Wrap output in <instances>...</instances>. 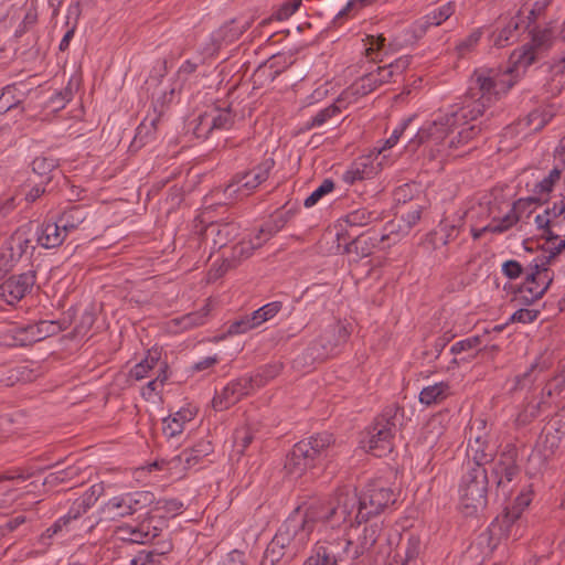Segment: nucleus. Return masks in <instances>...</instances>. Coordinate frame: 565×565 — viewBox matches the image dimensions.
<instances>
[{
    "label": "nucleus",
    "mask_w": 565,
    "mask_h": 565,
    "mask_svg": "<svg viewBox=\"0 0 565 565\" xmlns=\"http://www.w3.org/2000/svg\"><path fill=\"white\" fill-rule=\"evenodd\" d=\"M254 386L248 377H241L227 384L212 401L215 411H224L247 395Z\"/></svg>",
    "instance_id": "17"
},
{
    "label": "nucleus",
    "mask_w": 565,
    "mask_h": 565,
    "mask_svg": "<svg viewBox=\"0 0 565 565\" xmlns=\"http://www.w3.org/2000/svg\"><path fill=\"white\" fill-rule=\"evenodd\" d=\"M541 203H542V198L529 196V198H523V199H519L518 201H515L511 209L516 215H520V220H521L525 212H527L526 217H529L533 211L532 207L534 205L541 204Z\"/></svg>",
    "instance_id": "55"
},
{
    "label": "nucleus",
    "mask_w": 565,
    "mask_h": 565,
    "mask_svg": "<svg viewBox=\"0 0 565 565\" xmlns=\"http://www.w3.org/2000/svg\"><path fill=\"white\" fill-rule=\"evenodd\" d=\"M557 417H561V426L554 433L547 431L544 434L537 444V452L544 460L550 459L559 448L561 437L558 431L565 430V405L562 407L561 413L557 414Z\"/></svg>",
    "instance_id": "27"
},
{
    "label": "nucleus",
    "mask_w": 565,
    "mask_h": 565,
    "mask_svg": "<svg viewBox=\"0 0 565 565\" xmlns=\"http://www.w3.org/2000/svg\"><path fill=\"white\" fill-rule=\"evenodd\" d=\"M160 360V356L157 352L151 353L148 352L146 358L141 360L139 363H137L131 370H130V377H134L137 381H141L145 377H147L148 373L157 366L158 362Z\"/></svg>",
    "instance_id": "46"
},
{
    "label": "nucleus",
    "mask_w": 565,
    "mask_h": 565,
    "mask_svg": "<svg viewBox=\"0 0 565 565\" xmlns=\"http://www.w3.org/2000/svg\"><path fill=\"white\" fill-rule=\"evenodd\" d=\"M163 115V105L160 106V109L154 105L152 111H149L138 126L134 143L147 142L157 131L158 124L161 121Z\"/></svg>",
    "instance_id": "28"
},
{
    "label": "nucleus",
    "mask_w": 565,
    "mask_h": 565,
    "mask_svg": "<svg viewBox=\"0 0 565 565\" xmlns=\"http://www.w3.org/2000/svg\"><path fill=\"white\" fill-rule=\"evenodd\" d=\"M520 509L505 508L503 513L497 516L489 527L479 535L478 544L486 545L492 552L502 540L516 539L519 534Z\"/></svg>",
    "instance_id": "10"
},
{
    "label": "nucleus",
    "mask_w": 565,
    "mask_h": 565,
    "mask_svg": "<svg viewBox=\"0 0 565 565\" xmlns=\"http://www.w3.org/2000/svg\"><path fill=\"white\" fill-rule=\"evenodd\" d=\"M513 86L507 83L502 76L492 68L476 70L470 77L469 88L460 104L452 105L450 110L439 119L420 128L416 134L417 145L428 140L436 143L443 141L446 136L459 129L456 137L449 141L450 148H458L473 139L481 127L471 124L484 114L486 108L499 95L507 93Z\"/></svg>",
    "instance_id": "1"
},
{
    "label": "nucleus",
    "mask_w": 565,
    "mask_h": 565,
    "mask_svg": "<svg viewBox=\"0 0 565 565\" xmlns=\"http://www.w3.org/2000/svg\"><path fill=\"white\" fill-rule=\"evenodd\" d=\"M491 462V478L497 486V494L501 493L507 499L512 493V482L520 475L516 447L507 445Z\"/></svg>",
    "instance_id": "9"
},
{
    "label": "nucleus",
    "mask_w": 565,
    "mask_h": 565,
    "mask_svg": "<svg viewBox=\"0 0 565 565\" xmlns=\"http://www.w3.org/2000/svg\"><path fill=\"white\" fill-rule=\"evenodd\" d=\"M161 529L152 525V519H146L136 526L121 525L115 530L118 540L128 543L146 544L160 534Z\"/></svg>",
    "instance_id": "16"
},
{
    "label": "nucleus",
    "mask_w": 565,
    "mask_h": 565,
    "mask_svg": "<svg viewBox=\"0 0 565 565\" xmlns=\"http://www.w3.org/2000/svg\"><path fill=\"white\" fill-rule=\"evenodd\" d=\"M341 120V109L335 104H331L328 107L317 113L307 124V129L321 127L327 122L331 125H338Z\"/></svg>",
    "instance_id": "40"
},
{
    "label": "nucleus",
    "mask_w": 565,
    "mask_h": 565,
    "mask_svg": "<svg viewBox=\"0 0 565 565\" xmlns=\"http://www.w3.org/2000/svg\"><path fill=\"white\" fill-rule=\"evenodd\" d=\"M422 542L416 535H409L405 543L399 546L395 555V562L399 565H422Z\"/></svg>",
    "instance_id": "26"
},
{
    "label": "nucleus",
    "mask_w": 565,
    "mask_h": 565,
    "mask_svg": "<svg viewBox=\"0 0 565 565\" xmlns=\"http://www.w3.org/2000/svg\"><path fill=\"white\" fill-rule=\"evenodd\" d=\"M450 394V386L446 382H439L424 387L419 393V402L427 406L440 403Z\"/></svg>",
    "instance_id": "38"
},
{
    "label": "nucleus",
    "mask_w": 565,
    "mask_h": 565,
    "mask_svg": "<svg viewBox=\"0 0 565 565\" xmlns=\"http://www.w3.org/2000/svg\"><path fill=\"white\" fill-rule=\"evenodd\" d=\"M275 167V160L271 157L263 159V161L254 167L249 172L253 175V181H246L244 183L245 188V194H248L250 191L256 189L258 185H260L263 182H265L270 171Z\"/></svg>",
    "instance_id": "37"
},
{
    "label": "nucleus",
    "mask_w": 565,
    "mask_h": 565,
    "mask_svg": "<svg viewBox=\"0 0 565 565\" xmlns=\"http://www.w3.org/2000/svg\"><path fill=\"white\" fill-rule=\"evenodd\" d=\"M306 518L299 507L289 514L267 545L263 565H275L286 556L292 558L303 548L312 533Z\"/></svg>",
    "instance_id": "2"
},
{
    "label": "nucleus",
    "mask_w": 565,
    "mask_h": 565,
    "mask_svg": "<svg viewBox=\"0 0 565 565\" xmlns=\"http://www.w3.org/2000/svg\"><path fill=\"white\" fill-rule=\"evenodd\" d=\"M254 439V435L247 427L236 429L234 433V446L239 454H244Z\"/></svg>",
    "instance_id": "57"
},
{
    "label": "nucleus",
    "mask_w": 565,
    "mask_h": 565,
    "mask_svg": "<svg viewBox=\"0 0 565 565\" xmlns=\"http://www.w3.org/2000/svg\"><path fill=\"white\" fill-rule=\"evenodd\" d=\"M89 211L85 205H72L64 210L58 216L60 226L67 235L78 228L88 220Z\"/></svg>",
    "instance_id": "22"
},
{
    "label": "nucleus",
    "mask_w": 565,
    "mask_h": 565,
    "mask_svg": "<svg viewBox=\"0 0 565 565\" xmlns=\"http://www.w3.org/2000/svg\"><path fill=\"white\" fill-rule=\"evenodd\" d=\"M105 487L103 482L93 484L82 497L76 499L70 508L66 516L70 521L77 520L85 514L104 494Z\"/></svg>",
    "instance_id": "21"
},
{
    "label": "nucleus",
    "mask_w": 565,
    "mask_h": 565,
    "mask_svg": "<svg viewBox=\"0 0 565 565\" xmlns=\"http://www.w3.org/2000/svg\"><path fill=\"white\" fill-rule=\"evenodd\" d=\"M497 454V446L490 439L472 441L467 445V463L466 467H484L491 462Z\"/></svg>",
    "instance_id": "18"
},
{
    "label": "nucleus",
    "mask_w": 565,
    "mask_h": 565,
    "mask_svg": "<svg viewBox=\"0 0 565 565\" xmlns=\"http://www.w3.org/2000/svg\"><path fill=\"white\" fill-rule=\"evenodd\" d=\"M461 217L458 218L457 223L450 222L448 218H444L439 223V232L441 234L443 245H448L450 242L456 239L461 227Z\"/></svg>",
    "instance_id": "49"
},
{
    "label": "nucleus",
    "mask_w": 565,
    "mask_h": 565,
    "mask_svg": "<svg viewBox=\"0 0 565 565\" xmlns=\"http://www.w3.org/2000/svg\"><path fill=\"white\" fill-rule=\"evenodd\" d=\"M194 415L195 414L188 408L178 411L174 415H170L163 419V433L169 438L175 437L183 431L184 424L192 420Z\"/></svg>",
    "instance_id": "31"
},
{
    "label": "nucleus",
    "mask_w": 565,
    "mask_h": 565,
    "mask_svg": "<svg viewBox=\"0 0 565 565\" xmlns=\"http://www.w3.org/2000/svg\"><path fill=\"white\" fill-rule=\"evenodd\" d=\"M212 451V444L210 441L202 440L191 449H184L177 459L184 462L185 468H191Z\"/></svg>",
    "instance_id": "36"
},
{
    "label": "nucleus",
    "mask_w": 565,
    "mask_h": 565,
    "mask_svg": "<svg viewBox=\"0 0 565 565\" xmlns=\"http://www.w3.org/2000/svg\"><path fill=\"white\" fill-rule=\"evenodd\" d=\"M359 510V495L349 487L337 490L328 503L310 504L302 511L315 529L316 523L322 522L331 527L340 526L350 520L351 514Z\"/></svg>",
    "instance_id": "3"
},
{
    "label": "nucleus",
    "mask_w": 565,
    "mask_h": 565,
    "mask_svg": "<svg viewBox=\"0 0 565 565\" xmlns=\"http://www.w3.org/2000/svg\"><path fill=\"white\" fill-rule=\"evenodd\" d=\"M64 329L60 321L42 320L38 323H30V330L33 333L34 342L44 340L45 338L57 334Z\"/></svg>",
    "instance_id": "43"
},
{
    "label": "nucleus",
    "mask_w": 565,
    "mask_h": 565,
    "mask_svg": "<svg viewBox=\"0 0 565 565\" xmlns=\"http://www.w3.org/2000/svg\"><path fill=\"white\" fill-rule=\"evenodd\" d=\"M337 543L323 542L317 544L313 554L309 556L303 565H338L343 557L335 551Z\"/></svg>",
    "instance_id": "25"
},
{
    "label": "nucleus",
    "mask_w": 565,
    "mask_h": 565,
    "mask_svg": "<svg viewBox=\"0 0 565 565\" xmlns=\"http://www.w3.org/2000/svg\"><path fill=\"white\" fill-rule=\"evenodd\" d=\"M0 341L6 347H26L34 342V337L30 330V324H12L0 333Z\"/></svg>",
    "instance_id": "23"
},
{
    "label": "nucleus",
    "mask_w": 565,
    "mask_h": 565,
    "mask_svg": "<svg viewBox=\"0 0 565 565\" xmlns=\"http://www.w3.org/2000/svg\"><path fill=\"white\" fill-rule=\"evenodd\" d=\"M403 419V408L397 405L385 407L369 430L367 451L379 458L391 454L394 449V437Z\"/></svg>",
    "instance_id": "4"
},
{
    "label": "nucleus",
    "mask_w": 565,
    "mask_h": 565,
    "mask_svg": "<svg viewBox=\"0 0 565 565\" xmlns=\"http://www.w3.org/2000/svg\"><path fill=\"white\" fill-rule=\"evenodd\" d=\"M258 327L255 320H252V315L246 316L241 320H236L228 327L227 332L230 334L245 333L254 328Z\"/></svg>",
    "instance_id": "63"
},
{
    "label": "nucleus",
    "mask_w": 565,
    "mask_h": 565,
    "mask_svg": "<svg viewBox=\"0 0 565 565\" xmlns=\"http://www.w3.org/2000/svg\"><path fill=\"white\" fill-rule=\"evenodd\" d=\"M387 236L379 235L376 233L361 234L354 238L350 244L347 245L345 250L352 252V247L360 257H367L372 254L373 249L383 242Z\"/></svg>",
    "instance_id": "29"
},
{
    "label": "nucleus",
    "mask_w": 565,
    "mask_h": 565,
    "mask_svg": "<svg viewBox=\"0 0 565 565\" xmlns=\"http://www.w3.org/2000/svg\"><path fill=\"white\" fill-rule=\"evenodd\" d=\"M520 29V17L509 20L507 25L494 34L493 43L495 46L504 47L516 39V32Z\"/></svg>",
    "instance_id": "44"
},
{
    "label": "nucleus",
    "mask_w": 565,
    "mask_h": 565,
    "mask_svg": "<svg viewBox=\"0 0 565 565\" xmlns=\"http://www.w3.org/2000/svg\"><path fill=\"white\" fill-rule=\"evenodd\" d=\"M58 167L57 159L53 157L39 156L32 162V170L42 178L44 183L52 180V172Z\"/></svg>",
    "instance_id": "42"
},
{
    "label": "nucleus",
    "mask_w": 565,
    "mask_h": 565,
    "mask_svg": "<svg viewBox=\"0 0 565 565\" xmlns=\"http://www.w3.org/2000/svg\"><path fill=\"white\" fill-rule=\"evenodd\" d=\"M62 463L63 462H56L53 466L54 468H56V470L49 473L45 477V479L42 483L44 487L53 488L58 484L66 483L79 476L81 468L75 467V466H67L65 468H60L62 466Z\"/></svg>",
    "instance_id": "34"
},
{
    "label": "nucleus",
    "mask_w": 565,
    "mask_h": 565,
    "mask_svg": "<svg viewBox=\"0 0 565 565\" xmlns=\"http://www.w3.org/2000/svg\"><path fill=\"white\" fill-rule=\"evenodd\" d=\"M128 498L131 500V508H134V514L150 504L154 501V494L150 491H136L127 493Z\"/></svg>",
    "instance_id": "51"
},
{
    "label": "nucleus",
    "mask_w": 565,
    "mask_h": 565,
    "mask_svg": "<svg viewBox=\"0 0 565 565\" xmlns=\"http://www.w3.org/2000/svg\"><path fill=\"white\" fill-rule=\"evenodd\" d=\"M201 241L211 249H221L238 235V226L235 223L211 222L201 232Z\"/></svg>",
    "instance_id": "13"
},
{
    "label": "nucleus",
    "mask_w": 565,
    "mask_h": 565,
    "mask_svg": "<svg viewBox=\"0 0 565 565\" xmlns=\"http://www.w3.org/2000/svg\"><path fill=\"white\" fill-rule=\"evenodd\" d=\"M334 189V182L331 179H324L322 183L305 200L303 205L311 207L319 202L326 194Z\"/></svg>",
    "instance_id": "54"
},
{
    "label": "nucleus",
    "mask_w": 565,
    "mask_h": 565,
    "mask_svg": "<svg viewBox=\"0 0 565 565\" xmlns=\"http://www.w3.org/2000/svg\"><path fill=\"white\" fill-rule=\"evenodd\" d=\"M246 181H248V182L253 181V175L250 174L249 171L236 174L232 179L231 183H228L226 185V188L224 189V193L228 194L230 196H233L237 192H241V191L245 190L244 183Z\"/></svg>",
    "instance_id": "58"
},
{
    "label": "nucleus",
    "mask_w": 565,
    "mask_h": 565,
    "mask_svg": "<svg viewBox=\"0 0 565 565\" xmlns=\"http://www.w3.org/2000/svg\"><path fill=\"white\" fill-rule=\"evenodd\" d=\"M207 313L209 309L207 306H205L201 311L191 312L183 316L179 322L182 323L184 329L201 326L203 324L204 318L207 316Z\"/></svg>",
    "instance_id": "62"
},
{
    "label": "nucleus",
    "mask_w": 565,
    "mask_h": 565,
    "mask_svg": "<svg viewBox=\"0 0 565 565\" xmlns=\"http://www.w3.org/2000/svg\"><path fill=\"white\" fill-rule=\"evenodd\" d=\"M35 271L12 276L0 285V297L9 305L20 301L34 286Z\"/></svg>",
    "instance_id": "14"
},
{
    "label": "nucleus",
    "mask_w": 565,
    "mask_h": 565,
    "mask_svg": "<svg viewBox=\"0 0 565 565\" xmlns=\"http://www.w3.org/2000/svg\"><path fill=\"white\" fill-rule=\"evenodd\" d=\"M374 173V167L369 158H360L354 161L343 174L347 183L353 184L356 181L369 179Z\"/></svg>",
    "instance_id": "33"
},
{
    "label": "nucleus",
    "mask_w": 565,
    "mask_h": 565,
    "mask_svg": "<svg viewBox=\"0 0 565 565\" xmlns=\"http://www.w3.org/2000/svg\"><path fill=\"white\" fill-rule=\"evenodd\" d=\"M553 42V33L550 29H533L531 43L523 45L520 50L514 51L511 55L513 64L520 68H526L532 65L537 55L545 52Z\"/></svg>",
    "instance_id": "12"
},
{
    "label": "nucleus",
    "mask_w": 565,
    "mask_h": 565,
    "mask_svg": "<svg viewBox=\"0 0 565 565\" xmlns=\"http://www.w3.org/2000/svg\"><path fill=\"white\" fill-rule=\"evenodd\" d=\"M551 260L545 256L541 263L530 265L524 281L515 290L522 303H533L546 292L553 281V271L547 267Z\"/></svg>",
    "instance_id": "8"
},
{
    "label": "nucleus",
    "mask_w": 565,
    "mask_h": 565,
    "mask_svg": "<svg viewBox=\"0 0 565 565\" xmlns=\"http://www.w3.org/2000/svg\"><path fill=\"white\" fill-rule=\"evenodd\" d=\"M488 483L484 467H466L459 486V507L466 516H473L484 511L488 504Z\"/></svg>",
    "instance_id": "6"
},
{
    "label": "nucleus",
    "mask_w": 565,
    "mask_h": 565,
    "mask_svg": "<svg viewBox=\"0 0 565 565\" xmlns=\"http://www.w3.org/2000/svg\"><path fill=\"white\" fill-rule=\"evenodd\" d=\"M317 347L321 348V352H317V356L319 359H324L328 355L334 353L335 349L339 347V344L335 341V338H327L323 340V332L319 335V338L313 342L310 350L318 351Z\"/></svg>",
    "instance_id": "52"
},
{
    "label": "nucleus",
    "mask_w": 565,
    "mask_h": 565,
    "mask_svg": "<svg viewBox=\"0 0 565 565\" xmlns=\"http://www.w3.org/2000/svg\"><path fill=\"white\" fill-rule=\"evenodd\" d=\"M380 535V527L376 524H371L363 529L361 535L354 542L350 539H339L337 541L338 546H342V553L349 559H356L369 551L377 541Z\"/></svg>",
    "instance_id": "15"
},
{
    "label": "nucleus",
    "mask_w": 565,
    "mask_h": 565,
    "mask_svg": "<svg viewBox=\"0 0 565 565\" xmlns=\"http://www.w3.org/2000/svg\"><path fill=\"white\" fill-rule=\"evenodd\" d=\"M544 402L539 403H529L524 409L519 413L516 417V422L521 425H526L531 420H533L535 417H537L541 413V408L544 405Z\"/></svg>",
    "instance_id": "59"
},
{
    "label": "nucleus",
    "mask_w": 565,
    "mask_h": 565,
    "mask_svg": "<svg viewBox=\"0 0 565 565\" xmlns=\"http://www.w3.org/2000/svg\"><path fill=\"white\" fill-rule=\"evenodd\" d=\"M455 13L452 2H447L429 11L425 17L414 23V33L422 36L430 26H438Z\"/></svg>",
    "instance_id": "20"
},
{
    "label": "nucleus",
    "mask_w": 565,
    "mask_h": 565,
    "mask_svg": "<svg viewBox=\"0 0 565 565\" xmlns=\"http://www.w3.org/2000/svg\"><path fill=\"white\" fill-rule=\"evenodd\" d=\"M67 233L60 226L57 220L42 224L38 233V243L44 248H55L63 244Z\"/></svg>",
    "instance_id": "24"
},
{
    "label": "nucleus",
    "mask_w": 565,
    "mask_h": 565,
    "mask_svg": "<svg viewBox=\"0 0 565 565\" xmlns=\"http://www.w3.org/2000/svg\"><path fill=\"white\" fill-rule=\"evenodd\" d=\"M29 249H31V254L35 249V246L32 245V241L22 234H14L10 239L7 252L0 255V267L3 266L6 270H9V268H11L14 263L19 262Z\"/></svg>",
    "instance_id": "19"
},
{
    "label": "nucleus",
    "mask_w": 565,
    "mask_h": 565,
    "mask_svg": "<svg viewBox=\"0 0 565 565\" xmlns=\"http://www.w3.org/2000/svg\"><path fill=\"white\" fill-rule=\"evenodd\" d=\"M333 444V435L327 431L298 441L287 456L285 469L289 475L301 477L308 469L316 466L317 460Z\"/></svg>",
    "instance_id": "5"
},
{
    "label": "nucleus",
    "mask_w": 565,
    "mask_h": 565,
    "mask_svg": "<svg viewBox=\"0 0 565 565\" xmlns=\"http://www.w3.org/2000/svg\"><path fill=\"white\" fill-rule=\"evenodd\" d=\"M534 222L548 245V259L555 258L565 248V198L537 214Z\"/></svg>",
    "instance_id": "7"
},
{
    "label": "nucleus",
    "mask_w": 565,
    "mask_h": 565,
    "mask_svg": "<svg viewBox=\"0 0 565 565\" xmlns=\"http://www.w3.org/2000/svg\"><path fill=\"white\" fill-rule=\"evenodd\" d=\"M395 502V495L390 488L380 483H371L359 497V510L355 514L358 524L366 522L371 516L380 514L385 508Z\"/></svg>",
    "instance_id": "11"
},
{
    "label": "nucleus",
    "mask_w": 565,
    "mask_h": 565,
    "mask_svg": "<svg viewBox=\"0 0 565 565\" xmlns=\"http://www.w3.org/2000/svg\"><path fill=\"white\" fill-rule=\"evenodd\" d=\"M377 86L380 85L373 72L363 75L353 84L355 93L360 95H367L377 88Z\"/></svg>",
    "instance_id": "53"
},
{
    "label": "nucleus",
    "mask_w": 565,
    "mask_h": 565,
    "mask_svg": "<svg viewBox=\"0 0 565 565\" xmlns=\"http://www.w3.org/2000/svg\"><path fill=\"white\" fill-rule=\"evenodd\" d=\"M481 35H482L481 30L477 29L473 32H471L466 39L460 41L456 46L458 54L460 56H463L465 54L470 52L478 44V42L481 39Z\"/></svg>",
    "instance_id": "61"
},
{
    "label": "nucleus",
    "mask_w": 565,
    "mask_h": 565,
    "mask_svg": "<svg viewBox=\"0 0 565 565\" xmlns=\"http://www.w3.org/2000/svg\"><path fill=\"white\" fill-rule=\"evenodd\" d=\"M207 114L215 130H227L234 126L236 120V113L232 105L226 108H215Z\"/></svg>",
    "instance_id": "41"
},
{
    "label": "nucleus",
    "mask_w": 565,
    "mask_h": 565,
    "mask_svg": "<svg viewBox=\"0 0 565 565\" xmlns=\"http://www.w3.org/2000/svg\"><path fill=\"white\" fill-rule=\"evenodd\" d=\"M543 370V366H541L539 363L531 364V366L524 373L515 376V384L513 390L531 387L539 380V376Z\"/></svg>",
    "instance_id": "47"
},
{
    "label": "nucleus",
    "mask_w": 565,
    "mask_h": 565,
    "mask_svg": "<svg viewBox=\"0 0 565 565\" xmlns=\"http://www.w3.org/2000/svg\"><path fill=\"white\" fill-rule=\"evenodd\" d=\"M95 323V316L90 311H85L81 316L79 322L75 326L74 332L79 337H85Z\"/></svg>",
    "instance_id": "64"
},
{
    "label": "nucleus",
    "mask_w": 565,
    "mask_h": 565,
    "mask_svg": "<svg viewBox=\"0 0 565 565\" xmlns=\"http://www.w3.org/2000/svg\"><path fill=\"white\" fill-rule=\"evenodd\" d=\"M294 212L291 210L276 213L269 221H267L258 231L256 235H260L262 239L268 241L292 218Z\"/></svg>",
    "instance_id": "35"
},
{
    "label": "nucleus",
    "mask_w": 565,
    "mask_h": 565,
    "mask_svg": "<svg viewBox=\"0 0 565 565\" xmlns=\"http://www.w3.org/2000/svg\"><path fill=\"white\" fill-rule=\"evenodd\" d=\"M281 308L282 303L280 301L266 303L252 313V320H255L257 326H259L263 322L274 318L281 310Z\"/></svg>",
    "instance_id": "50"
},
{
    "label": "nucleus",
    "mask_w": 565,
    "mask_h": 565,
    "mask_svg": "<svg viewBox=\"0 0 565 565\" xmlns=\"http://www.w3.org/2000/svg\"><path fill=\"white\" fill-rule=\"evenodd\" d=\"M520 221V215H516L512 209L500 220H493L492 228L493 233L500 234L510 230Z\"/></svg>",
    "instance_id": "56"
},
{
    "label": "nucleus",
    "mask_w": 565,
    "mask_h": 565,
    "mask_svg": "<svg viewBox=\"0 0 565 565\" xmlns=\"http://www.w3.org/2000/svg\"><path fill=\"white\" fill-rule=\"evenodd\" d=\"M265 243V239H262L260 235H255L253 239L249 241H241L232 248V254L228 257L230 260H235L236 266L241 263V260L246 259L253 255V252L259 247H262Z\"/></svg>",
    "instance_id": "39"
},
{
    "label": "nucleus",
    "mask_w": 565,
    "mask_h": 565,
    "mask_svg": "<svg viewBox=\"0 0 565 565\" xmlns=\"http://www.w3.org/2000/svg\"><path fill=\"white\" fill-rule=\"evenodd\" d=\"M281 370L282 364L275 362L260 367L255 375L249 376L248 379L250 380L254 387H262L266 385L270 380L277 377Z\"/></svg>",
    "instance_id": "45"
},
{
    "label": "nucleus",
    "mask_w": 565,
    "mask_h": 565,
    "mask_svg": "<svg viewBox=\"0 0 565 565\" xmlns=\"http://www.w3.org/2000/svg\"><path fill=\"white\" fill-rule=\"evenodd\" d=\"M131 499L127 493L109 499L102 508V511L111 520L134 514Z\"/></svg>",
    "instance_id": "30"
},
{
    "label": "nucleus",
    "mask_w": 565,
    "mask_h": 565,
    "mask_svg": "<svg viewBox=\"0 0 565 565\" xmlns=\"http://www.w3.org/2000/svg\"><path fill=\"white\" fill-rule=\"evenodd\" d=\"M468 444L490 439L487 430V422L483 418H475L470 422L466 431Z\"/></svg>",
    "instance_id": "48"
},
{
    "label": "nucleus",
    "mask_w": 565,
    "mask_h": 565,
    "mask_svg": "<svg viewBox=\"0 0 565 565\" xmlns=\"http://www.w3.org/2000/svg\"><path fill=\"white\" fill-rule=\"evenodd\" d=\"M382 220L383 212L370 210L369 207H360L351 211L344 217V221L349 226H366Z\"/></svg>",
    "instance_id": "32"
},
{
    "label": "nucleus",
    "mask_w": 565,
    "mask_h": 565,
    "mask_svg": "<svg viewBox=\"0 0 565 565\" xmlns=\"http://www.w3.org/2000/svg\"><path fill=\"white\" fill-rule=\"evenodd\" d=\"M213 130L215 129L212 127L210 115L207 113L200 115L198 118V124L193 129V134L196 136V138L206 139Z\"/></svg>",
    "instance_id": "60"
}]
</instances>
